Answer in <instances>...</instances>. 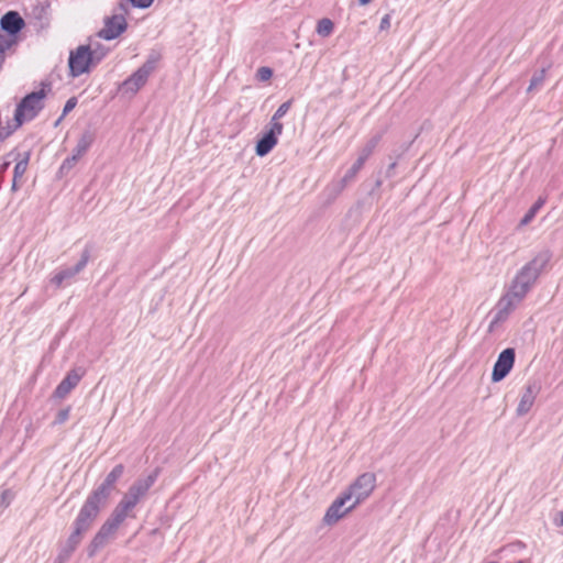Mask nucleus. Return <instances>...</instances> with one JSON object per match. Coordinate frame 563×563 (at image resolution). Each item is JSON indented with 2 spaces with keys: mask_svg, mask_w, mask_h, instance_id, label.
Returning a JSON list of instances; mask_svg holds the SVG:
<instances>
[{
  "mask_svg": "<svg viewBox=\"0 0 563 563\" xmlns=\"http://www.w3.org/2000/svg\"><path fill=\"white\" fill-rule=\"evenodd\" d=\"M551 258L552 252L544 249L517 272L508 291L498 301L495 321L504 320L525 299L547 269Z\"/></svg>",
  "mask_w": 563,
  "mask_h": 563,
  "instance_id": "nucleus-1",
  "label": "nucleus"
},
{
  "mask_svg": "<svg viewBox=\"0 0 563 563\" xmlns=\"http://www.w3.org/2000/svg\"><path fill=\"white\" fill-rule=\"evenodd\" d=\"M46 88L49 89V84L43 82L38 91L27 93L21 99L14 111V128H19L24 122L33 120L43 110V100L47 95Z\"/></svg>",
  "mask_w": 563,
  "mask_h": 563,
  "instance_id": "nucleus-2",
  "label": "nucleus"
},
{
  "mask_svg": "<svg viewBox=\"0 0 563 563\" xmlns=\"http://www.w3.org/2000/svg\"><path fill=\"white\" fill-rule=\"evenodd\" d=\"M158 477V468L154 470L150 475L136 479L124 494L122 499L115 506L128 517H135L131 514L133 508L144 498Z\"/></svg>",
  "mask_w": 563,
  "mask_h": 563,
  "instance_id": "nucleus-3",
  "label": "nucleus"
},
{
  "mask_svg": "<svg viewBox=\"0 0 563 563\" xmlns=\"http://www.w3.org/2000/svg\"><path fill=\"white\" fill-rule=\"evenodd\" d=\"M124 473V466L122 464L115 465L112 471L106 476L103 482L93 489L87 497L85 504L90 505L97 511H101L108 504V500L115 489V484Z\"/></svg>",
  "mask_w": 563,
  "mask_h": 563,
  "instance_id": "nucleus-4",
  "label": "nucleus"
},
{
  "mask_svg": "<svg viewBox=\"0 0 563 563\" xmlns=\"http://www.w3.org/2000/svg\"><path fill=\"white\" fill-rule=\"evenodd\" d=\"M128 518L125 514L114 507L110 517L103 522L99 531L96 533L88 547V555L93 556L95 553L107 544L110 538L114 536L121 523Z\"/></svg>",
  "mask_w": 563,
  "mask_h": 563,
  "instance_id": "nucleus-5",
  "label": "nucleus"
},
{
  "mask_svg": "<svg viewBox=\"0 0 563 563\" xmlns=\"http://www.w3.org/2000/svg\"><path fill=\"white\" fill-rule=\"evenodd\" d=\"M99 514L100 512L90 507V505L88 506L84 503L73 523L74 530L67 541L77 548L80 544L84 534L90 530Z\"/></svg>",
  "mask_w": 563,
  "mask_h": 563,
  "instance_id": "nucleus-6",
  "label": "nucleus"
},
{
  "mask_svg": "<svg viewBox=\"0 0 563 563\" xmlns=\"http://www.w3.org/2000/svg\"><path fill=\"white\" fill-rule=\"evenodd\" d=\"M157 58L150 57L136 71L128 77L120 86L124 93L135 95L147 81L154 71Z\"/></svg>",
  "mask_w": 563,
  "mask_h": 563,
  "instance_id": "nucleus-7",
  "label": "nucleus"
},
{
  "mask_svg": "<svg viewBox=\"0 0 563 563\" xmlns=\"http://www.w3.org/2000/svg\"><path fill=\"white\" fill-rule=\"evenodd\" d=\"M92 60L91 45H80L69 54L68 66L71 77H79L89 71Z\"/></svg>",
  "mask_w": 563,
  "mask_h": 563,
  "instance_id": "nucleus-8",
  "label": "nucleus"
},
{
  "mask_svg": "<svg viewBox=\"0 0 563 563\" xmlns=\"http://www.w3.org/2000/svg\"><path fill=\"white\" fill-rule=\"evenodd\" d=\"M375 483L376 476L374 473H364L355 479L345 494L350 495V499L354 498V505H358L371 495L375 488Z\"/></svg>",
  "mask_w": 563,
  "mask_h": 563,
  "instance_id": "nucleus-9",
  "label": "nucleus"
},
{
  "mask_svg": "<svg viewBox=\"0 0 563 563\" xmlns=\"http://www.w3.org/2000/svg\"><path fill=\"white\" fill-rule=\"evenodd\" d=\"M128 27L125 16L122 13H114L104 19L103 27L97 33V36L111 41L121 35Z\"/></svg>",
  "mask_w": 563,
  "mask_h": 563,
  "instance_id": "nucleus-10",
  "label": "nucleus"
},
{
  "mask_svg": "<svg viewBox=\"0 0 563 563\" xmlns=\"http://www.w3.org/2000/svg\"><path fill=\"white\" fill-rule=\"evenodd\" d=\"M516 353L511 347L505 349L498 355V358L493 367L492 380L498 383L503 380L511 371L515 364Z\"/></svg>",
  "mask_w": 563,
  "mask_h": 563,
  "instance_id": "nucleus-11",
  "label": "nucleus"
},
{
  "mask_svg": "<svg viewBox=\"0 0 563 563\" xmlns=\"http://www.w3.org/2000/svg\"><path fill=\"white\" fill-rule=\"evenodd\" d=\"M350 500V495H346L345 493L338 497L328 508L323 517L324 523L332 526L343 518L345 514L351 511L356 505H354L353 501L351 505L345 507L346 503Z\"/></svg>",
  "mask_w": 563,
  "mask_h": 563,
  "instance_id": "nucleus-12",
  "label": "nucleus"
},
{
  "mask_svg": "<svg viewBox=\"0 0 563 563\" xmlns=\"http://www.w3.org/2000/svg\"><path fill=\"white\" fill-rule=\"evenodd\" d=\"M90 258V247H86L82 253L79 262L68 268L60 269L57 272L52 278L51 283L54 284L56 287H60L64 282L74 278L77 274H79L88 264Z\"/></svg>",
  "mask_w": 563,
  "mask_h": 563,
  "instance_id": "nucleus-13",
  "label": "nucleus"
},
{
  "mask_svg": "<svg viewBox=\"0 0 563 563\" xmlns=\"http://www.w3.org/2000/svg\"><path fill=\"white\" fill-rule=\"evenodd\" d=\"M86 371L82 367L70 369L54 390V397L64 399L81 380Z\"/></svg>",
  "mask_w": 563,
  "mask_h": 563,
  "instance_id": "nucleus-14",
  "label": "nucleus"
},
{
  "mask_svg": "<svg viewBox=\"0 0 563 563\" xmlns=\"http://www.w3.org/2000/svg\"><path fill=\"white\" fill-rule=\"evenodd\" d=\"M541 390V385L537 380H530L522 391V395L520 397V401L518 404V407L516 409V412L518 416H525L529 412L531 407L534 404L536 397Z\"/></svg>",
  "mask_w": 563,
  "mask_h": 563,
  "instance_id": "nucleus-15",
  "label": "nucleus"
},
{
  "mask_svg": "<svg viewBox=\"0 0 563 563\" xmlns=\"http://www.w3.org/2000/svg\"><path fill=\"white\" fill-rule=\"evenodd\" d=\"M24 24V20L16 11H8L0 20L1 30L13 37L23 29Z\"/></svg>",
  "mask_w": 563,
  "mask_h": 563,
  "instance_id": "nucleus-16",
  "label": "nucleus"
},
{
  "mask_svg": "<svg viewBox=\"0 0 563 563\" xmlns=\"http://www.w3.org/2000/svg\"><path fill=\"white\" fill-rule=\"evenodd\" d=\"M277 144V137L273 133H265L256 143L255 153L257 156L267 155Z\"/></svg>",
  "mask_w": 563,
  "mask_h": 563,
  "instance_id": "nucleus-17",
  "label": "nucleus"
},
{
  "mask_svg": "<svg viewBox=\"0 0 563 563\" xmlns=\"http://www.w3.org/2000/svg\"><path fill=\"white\" fill-rule=\"evenodd\" d=\"M93 143V134L90 131H86L79 137L74 151L73 156L79 159Z\"/></svg>",
  "mask_w": 563,
  "mask_h": 563,
  "instance_id": "nucleus-18",
  "label": "nucleus"
},
{
  "mask_svg": "<svg viewBox=\"0 0 563 563\" xmlns=\"http://www.w3.org/2000/svg\"><path fill=\"white\" fill-rule=\"evenodd\" d=\"M364 164L365 162L357 157L355 163L351 166V168L345 173L343 178L340 180L339 190H342L349 183H351L355 178V176L362 169Z\"/></svg>",
  "mask_w": 563,
  "mask_h": 563,
  "instance_id": "nucleus-19",
  "label": "nucleus"
},
{
  "mask_svg": "<svg viewBox=\"0 0 563 563\" xmlns=\"http://www.w3.org/2000/svg\"><path fill=\"white\" fill-rule=\"evenodd\" d=\"M380 141V135H374L371 140L367 141V143L362 147L358 158L363 162H366L367 158L372 155L376 146L378 145Z\"/></svg>",
  "mask_w": 563,
  "mask_h": 563,
  "instance_id": "nucleus-20",
  "label": "nucleus"
},
{
  "mask_svg": "<svg viewBox=\"0 0 563 563\" xmlns=\"http://www.w3.org/2000/svg\"><path fill=\"white\" fill-rule=\"evenodd\" d=\"M545 203V199L540 197L528 210V212L525 214V217L520 221V225H527L532 221V219L536 217L537 212L543 207Z\"/></svg>",
  "mask_w": 563,
  "mask_h": 563,
  "instance_id": "nucleus-21",
  "label": "nucleus"
},
{
  "mask_svg": "<svg viewBox=\"0 0 563 563\" xmlns=\"http://www.w3.org/2000/svg\"><path fill=\"white\" fill-rule=\"evenodd\" d=\"M333 29H334V24H333V22L330 19L323 18V19L318 21L317 33L320 36H322V37L330 36L331 33L333 32Z\"/></svg>",
  "mask_w": 563,
  "mask_h": 563,
  "instance_id": "nucleus-22",
  "label": "nucleus"
},
{
  "mask_svg": "<svg viewBox=\"0 0 563 563\" xmlns=\"http://www.w3.org/2000/svg\"><path fill=\"white\" fill-rule=\"evenodd\" d=\"M545 79V68L536 71L530 80V85L528 87V92H532L542 87Z\"/></svg>",
  "mask_w": 563,
  "mask_h": 563,
  "instance_id": "nucleus-23",
  "label": "nucleus"
},
{
  "mask_svg": "<svg viewBox=\"0 0 563 563\" xmlns=\"http://www.w3.org/2000/svg\"><path fill=\"white\" fill-rule=\"evenodd\" d=\"M76 549L77 548L74 544L69 543L66 540V542L60 548V551L56 558L55 563H65L71 556Z\"/></svg>",
  "mask_w": 563,
  "mask_h": 563,
  "instance_id": "nucleus-24",
  "label": "nucleus"
},
{
  "mask_svg": "<svg viewBox=\"0 0 563 563\" xmlns=\"http://www.w3.org/2000/svg\"><path fill=\"white\" fill-rule=\"evenodd\" d=\"M29 159H30V153H25L24 154V157L21 158L14 166V170H13V177L15 179H20L22 178V176L25 174L26 169H27V165H29Z\"/></svg>",
  "mask_w": 563,
  "mask_h": 563,
  "instance_id": "nucleus-25",
  "label": "nucleus"
},
{
  "mask_svg": "<svg viewBox=\"0 0 563 563\" xmlns=\"http://www.w3.org/2000/svg\"><path fill=\"white\" fill-rule=\"evenodd\" d=\"M292 100L282 103L272 117V121L280 120L291 108Z\"/></svg>",
  "mask_w": 563,
  "mask_h": 563,
  "instance_id": "nucleus-26",
  "label": "nucleus"
},
{
  "mask_svg": "<svg viewBox=\"0 0 563 563\" xmlns=\"http://www.w3.org/2000/svg\"><path fill=\"white\" fill-rule=\"evenodd\" d=\"M107 53L108 49L100 46L99 44L96 47L91 45L92 60L95 64L99 63L107 55Z\"/></svg>",
  "mask_w": 563,
  "mask_h": 563,
  "instance_id": "nucleus-27",
  "label": "nucleus"
},
{
  "mask_svg": "<svg viewBox=\"0 0 563 563\" xmlns=\"http://www.w3.org/2000/svg\"><path fill=\"white\" fill-rule=\"evenodd\" d=\"M78 159L76 158V156L71 155L67 157L59 167V174H67L76 165Z\"/></svg>",
  "mask_w": 563,
  "mask_h": 563,
  "instance_id": "nucleus-28",
  "label": "nucleus"
},
{
  "mask_svg": "<svg viewBox=\"0 0 563 563\" xmlns=\"http://www.w3.org/2000/svg\"><path fill=\"white\" fill-rule=\"evenodd\" d=\"M273 76V70L269 67H260L256 73V77L261 81H266Z\"/></svg>",
  "mask_w": 563,
  "mask_h": 563,
  "instance_id": "nucleus-29",
  "label": "nucleus"
},
{
  "mask_svg": "<svg viewBox=\"0 0 563 563\" xmlns=\"http://www.w3.org/2000/svg\"><path fill=\"white\" fill-rule=\"evenodd\" d=\"M130 7H135V0H121L117 8V13H122L123 16L129 12Z\"/></svg>",
  "mask_w": 563,
  "mask_h": 563,
  "instance_id": "nucleus-30",
  "label": "nucleus"
},
{
  "mask_svg": "<svg viewBox=\"0 0 563 563\" xmlns=\"http://www.w3.org/2000/svg\"><path fill=\"white\" fill-rule=\"evenodd\" d=\"M283 124L279 122V120L269 122V130L266 133H273L274 136H278L283 133Z\"/></svg>",
  "mask_w": 563,
  "mask_h": 563,
  "instance_id": "nucleus-31",
  "label": "nucleus"
},
{
  "mask_svg": "<svg viewBox=\"0 0 563 563\" xmlns=\"http://www.w3.org/2000/svg\"><path fill=\"white\" fill-rule=\"evenodd\" d=\"M69 413H70V408H65V409H62L57 412L56 415V418L54 420V423L55 424H63L64 422H66L69 418Z\"/></svg>",
  "mask_w": 563,
  "mask_h": 563,
  "instance_id": "nucleus-32",
  "label": "nucleus"
},
{
  "mask_svg": "<svg viewBox=\"0 0 563 563\" xmlns=\"http://www.w3.org/2000/svg\"><path fill=\"white\" fill-rule=\"evenodd\" d=\"M76 104H77V98L76 97L69 98L64 106L63 115H66L68 112H70L76 107Z\"/></svg>",
  "mask_w": 563,
  "mask_h": 563,
  "instance_id": "nucleus-33",
  "label": "nucleus"
},
{
  "mask_svg": "<svg viewBox=\"0 0 563 563\" xmlns=\"http://www.w3.org/2000/svg\"><path fill=\"white\" fill-rule=\"evenodd\" d=\"M390 26V15L389 14H386L383 16V19L380 20V25H379V29L380 30H387L389 29Z\"/></svg>",
  "mask_w": 563,
  "mask_h": 563,
  "instance_id": "nucleus-34",
  "label": "nucleus"
},
{
  "mask_svg": "<svg viewBox=\"0 0 563 563\" xmlns=\"http://www.w3.org/2000/svg\"><path fill=\"white\" fill-rule=\"evenodd\" d=\"M154 0H135V8L146 9Z\"/></svg>",
  "mask_w": 563,
  "mask_h": 563,
  "instance_id": "nucleus-35",
  "label": "nucleus"
},
{
  "mask_svg": "<svg viewBox=\"0 0 563 563\" xmlns=\"http://www.w3.org/2000/svg\"><path fill=\"white\" fill-rule=\"evenodd\" d=\"M16 128H4V129H0V141L4 140L5 137H8Z\"/></svg>",
  "mask_w": 563,
  "mask_h": 563,
  "instance_id": "nucleus-36",
  "label": "nucleus"
},
{
  "mask_svg": "<svg viewBox=\"0 0 563 563\" xmlns=\"http://www.w3.org/2000/svg\"><path fill=\"white\" fill-rule=\"evenodd\" d=\"M555 525L559 527H563V511L558 512L555 518Z\"/></svg>",
  "mask_w": 563,
  "mask_h": 563,
  "instance_id": "nucleus-37",
  "label": "nucleus"
},
{
  "mask_svg": "<svg viewBox=\"0 0 563 563\" xmlns=\"http://www.w3.org/2000/svg\"><path fill=\"white\" fill-rule=\"evenodd\" d=\"M395 167H396V162L391 163V164L388 166V168H387V170H386V175H387V177H393V176H394V169H395Z\"/></svg>",
  "mask_w": 563,
  "mask_h": 563,
  "instance_id": "nucleus-38",
  "label": "nucleus"
},
{
  "mask_svg": "<svg viewBox=\"0 0 563 563\" xmlns=\"http://www.w3.org/2000/svg\"><path fill=\"white\" fill-rule=\"evenodd\" d=\"M10 162H4L0 165V170L3 173L8 169Z\"/></svg>",
  "mask_w": 563,
  "mask_h": 563,
  "instance_id": "nucleus-39",
  "label": "nucleus"
},
{
  "mask_svg": "<svg viewBox=\"0 0 563 563\" xmlns=\"http://www.w3.org/2000/svg\"><path fill=\"white\" fill-rule=\"evenodd\" d=\"M18 180H19V179H15V178L13 177V181H12V190H16V189H18Z\"/></svg>",
  "mask_w": 563,
  "mask_h": 563,
  "instance_id": "nucleus-40",
  "label": "nucleus"
},
{
  "mask_svg": "<svg viewBox=\"0 0 563 563\" xmlns=\"http://www.w3.org/2000/svg\"><path fill=\"white\" fill-rule=\"evenodd\" d=\"M372 0H358V4L360 5H366L371 2Z\"/></svg>",
  "mask_w": 563,
  "mask_h": 563,
  "instance_id": "nucleus-41",
  "label": "nucleus"
},
{
  "mask_svg": "<svg viewBox=\"0 0 563 563\" xmlns=\"http://www.w3.org/2000/svg\"><path fill=\"white\" fill-rule=\"evenodd\" d=\"M7 494H8V492H7V490L2 493V499H3V500H4V497H7Z\"/></svg>",
  "mask_w": 563,
  "mask_h": 563,
  "instance_id": "nucleus-42",
  "label": "nucleus"
},
{
  "mask_svg": "<svg viewBox=\"0 0 563 563\" xmlns=\"http://www.w3.org/2000/svg\"><path fill=\"white\" fill-rule=\"evenodd\" d=\"M380 185H382V181L378 179V180L376 181V187H379Z\"/></svg>",
  "mask_w": 563,
  "mask_h": 563,
  "instance_id": "nucleus-43",
  "label": "nucleus"
},
{
  "mask_svg": "<svg viewBox=\"0 0 563 563\" xmlns=\"http://www.w3.org/2000/svg\"><path fill=\"white\" fill-rule=\"evenodd\" d=\"M516 563H523V562H522V561H518V562H516Z\"/></svg>",
  "mask_w": 563,
  "mask_h": 563,
  "instance_id": "nucleus-44",
  "label": "nucleus"
}]
</instances>
